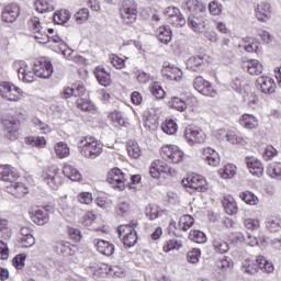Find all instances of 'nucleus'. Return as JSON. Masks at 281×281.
Segmentation results:
<instances>
[{
    "label": "nucleus",
    "instance_id": "a878e982",
    "mask_svg": "<svg viewBox=\"0 0 281 281\" xmlns=\"http://www.w3.org/2000/svg\"><path fill=\"white\" fill-rule=\"evenodd\" d=\"M255 14L258 21L267 23V20L271 19V4H269V2H261L257 4V8L255 9Z\"/></svg>",
    "mask_w": 281,
    "mask_h": 281
},
{
    "label": "nucleus",
    "instance_id": "0eeeda50",
    "mask_svg": "<svg viewBox=\"0 0 281 281\" xmlns=\"http://www.w3.org/2000/svg\"><path fill=\"white\" fill-rule=\"evenodd\" d=\"M160 155L165 161H169V164H181L183 161V150L179 148L177 145H164L161 147Z\"/></svg>",
    "mask_w": 281,
    "mask_h": 281
},
{
    "label": "nucleus",
    "instance_id": "473e14b6",
    "mask_svg": "<svg viewBox=\"0 0 281 281\" xmlns=\"http://www.w3.org/2000/svg\"><path fill=\"white\" fill-rule=\"evenodd\" d=\"M94 76L102 87H109L111 85V74L106 72V69L102 67H97L94 70Z\"/></svg>",
    "mask_w": 281,
    "mask_h": 281
},
{
    "label": "nucleus",
    "instance_id": "6e6d98bb",
    "mask_svg": "<svg viewBox=\"0 0 281 281\" xmlns=\"http://www.w3.org/2000/svg\"><path fill=\"white\" fill-rule=\"evenodd\" d=\"M259 271H266V273H273V263L269 262L265 257L258 256Z\"/></svg>",
    "mask_w": 281,
    "mask_h": 281
},
{
    "label": "nucleus",
    "instance_id": "a211bd4d",
    "mask_svg": "<svg viewBox=\"0 0 281 281\" xmlns=\"http://www.w3.org/2000/svg\"><path fill=\"white\" fill-rule=\"evenodd\" d=\"M19 14H21V7L19 4H8L2 9V21L4 23H14L19 19Z\"/></svg>",
    "mask_w": 281,
    "mask_h": 281
},
{
    "label": "nucleus",
    "instance_id": "7ed1b4c3",
    "mask_svg": "<svg viewBox=\"0 0 281 281\" xmlns=\"http://www.w3.org/2000/svg\"><path fill=\"white\" fill-rule=\"evenodd\" d=\"M77 148L86 159H98L103 153L104 145L93 136H81L77 143Z\"/></svg>",
    "mask_w": 281,
    "mask_h": 281
},
{
    "label": "nucleus",
    "instance_id": "09e8293b",
    "mask_svg": "<svg viewBox=\"0 0 281 281\" xmlns=\"http://www.w3.org/2000/svg\"><path fill=\"white\" fill-rule=\"evenodd\" d=\"M267 175L272 179L281 180V162L270 164L266 170Z\"/></svg>",
    "mask_w": 281,
    "mask_h": 281
},
{
    "label": "nucleus",
    "instance_id": "f257e3e1",
    "mask_svg": "<svg viewBox=\"0 0 281 281\" xmlns=\"http://www.w3.org/2000/svg\"><path fill=\"white\" fill-rule=\"evenodd\" d=\"M184 12H192L188 16L187 25L194 32V34H203L205 27H207V20L203 15L205 12V5L199 2V0H188L181 5Z\"/></svg>",
    "mask_w": 281,
    "mask_h": 281
},
{
    "label": "nucleus",
    "instance_id": "680f3d73",
    "mask_svg": "<svg viewBox=\"0 0 281 281\" xmlns=\"http://www.w3.org/2000/svg\"><path fill=\"white\" fill-rule=\"evenodd\" d=\"M77 200L83 205H91L93 203V194L91 192H81L77 195Z\"/></svg>",
    "mask_w": 281,
    "mask_h": 281
},
{
    "label": "nucleus",
    "instance_id": "f3484780",
    "mask_svg": "<svg viewBox=\"0 0 281 281\" xmlns=\"http://www.w3.org/2000/svg\"><path fill=\"white\" fill-rule=\"evenodd\" d=\"M4 126V135L7 139H10V142H14V139H19V126H21L19 120L12 119V120H4L2 122Z\"/></svg>",
    "mask_w": 281,
    "mask_h": 281
},
{
    "label": "nucleus",
    "instance_id": "a19ab883",
    "mask_svg": "<svg viewBox=\"0 0 281 281\" xmlns=\"http://www.w3.org/2000/svg\"><path fill=\"white\" fill-rule=\"evenodd\" d=\"M145 216L149 221H155L161 216V209L157 204H149L145 207Z\"/></svg>",
    "mask_w": 281,
    "mask_h": 281
},
{
    "label": "nucleus",
    "instance_id": "412c9836",
    "mask_svg": "<svg viewBox=\"0 0 281 281\" xmlns=\"http://www.w3.org/2000/svg\"><path fill=\"white\" fill-rule=\"evenodd\" d=\"M34 71L37 78H52L54 66L52 65V61H37L34 64Z\"/></svg>",
    "mask_w": 281,
    "mask_h": 281
},
{
    "label": "nucleus",
    "instance_id": "c756f323",
    "mask_svg": "<svg viewBox=\"0 0 281 281\" xmlns=\"http://www.w3.org/2000/svg\"><path fill=\"white\" fill-rule=\"evenodd\" d=\"M55 251L61 256H74L76 254V246L69 244V241H57L55 245Z\"/></svg>",
    "mask_w": 281,
    "mask_h": 281
},
{
    "label": "nucleus",
    "instance_id": "6ab92c4d",
    "mask_svg": "<svg viewBox=\"0 0 281 281\" xmlns=\"http://www.w3.org/2000/svg\"><path fill=\"white\" fill-rule=\"evenodd\" d=\"M202 159L204 164L212 168H217L221 165V156L212 147H205L202 150Z\"/></svg>",
    "mask_w": 281,
    "mask_h": 281
},
{
    "label": "nucleus",
    "instance_id": "393cba45",
    "mask_svg": "<svg viewBox=\"0 0 281 281\" xmlns=\"http://www.w3.org/2000/svg\"><path fill=\"white\" fill-rule=\"evenodd\" d=\"M258 117L254 114L245 113L239 119V126L246 131H256L258 128Z\"/></svg>",
    "mask_w": 281,
    "mask_h": 281
},
{
    "label": "nucleus",
    "instance_id": "4be33fe9",
    "mask_svg": "<svg viewBox=\"0 0 281 281\" xmlns=\"http://www.w3.org/2000/svg\"><path fill=\"white\" fill-rule=\"evenodd\" d=\"M246 165L250 175H254L255 177H262V173L265 172V166L260 159L254 156H248L246 157Z\"/></svg>",
    "mask_w": 281,
    "mask_h": 281
},
{
    "label": "nucleus",
    "instance_id": "72a5a7b5",
    "mask_svg": "<svg viewBox=\"0 0 281 281\" xmlns=\"http://www.w3.org/2000/svg\"><path fill=\"white\" fill-rule=\"evenodd\" d=\"M63 175H65L67 179H70V181H80L82 179L80 171L70 164L64 165Z\"/></svg>",
    "mask_w": 281,
    "mask_h": 281
},
{
    "label": "nucleus",
    "instance_id": "6e6552de",
    "mask_svg": "<svg viewBox=\"0 0 281 281\" xmlns=\"http://www.w3.org/2000/svg\"><path fill=\"white\" fill-rule=\"evenodd\" d=\"M119 237L122 238L123 235V245L131 249V247H135L137 245V231L133 228L131 225H121L117 228Z\"/></svg>",
    "mask_w": 281,
    "mask_h": 281
},
{
    "label": "nucleus",
    "instance_id": "4d7b16f0",
    "mask_svg": "<svg viewBox=\"0 0 281 281\" xmlns=\"http://www.w3.org/2000/svg\"><path fill=\"white\" fill-rule=\"evenodd\" d=\"M192 225H194V217H192L191 215H182L180 217L179 227H181L183 232H188V229H190Z\"/></svg>",
    "mask_w": 281,
    "mask_h": 281
},
{
    "label": "nucleus",
    "instance_id": "9d476101",
    "mask_svg": "<svg viewBox=\"0 0 281 281\" xmlns=\"http://www.w3.org/2000/svg\"><path fill=\"white\" fill-rule=\"evenodd\" d=\"M184 188L196 190V192H205L207 190V181L201 175L192 173L182 180Z\"/></svg>",
    "mask_w": 281,
    "mask_h": 281
},
{
    "label": "nucleus",
    "instance_id": "13d9d810",
    "mask_svg": "<svg viewBox=\"0 0 281 281\" xmlns=\"http://www.w3.org/2000/svg\"><path fill=\"white\" fill-rule=\"evenodd\" d=\"M115 213L117 216H128V214H131V203L119 202L115 206Z\"/></svg>",
    "mask_w": 281,
    "mask_h": 281
},
{
    "label": "nucleus",
    "instance_id": "39448f33",
    "mask_svg": "<svg viewBox=\"0 0 281 281\" xmlns=\"http://www.w3.org/2000/svg\"><path fill=\"white\" fill-rule=\"evenodd\" d=\"M120 15L125 25H132L137 21V2L135 0H122Z\"/></svg>",
    "mask_w": 281,
    "mask_h": 281
},
{
    "label": "nucleus",
    "instance_id": "9b49d317",
    "mask_svg": "<svg viewBox=\"0 0 281 281\" xmlns=\"http://www.w3.org/2000/svg\"><path fill=\"white\" fill-rule=\"evenodd\" d=\"M42 179L50 190H58V187L63 186V176L57 168L46 170L42 175Z\"/></svg>",
    "mask_w": 281,
    "mask_h": 281
},
{
    "label": "nucleus",
    "instance_id": "69168bd1",
    "mask_svg": "<svg viewBox=\"0 0 281 281\" xmlns=\"http://www.w3.org/2000/svg\"><path fill=\"white\" fill-rule=\"evenodd\" d=\"M10 95H14V98H9L11 102H18L22 98H25L26 93L21 90V88L13 85V89L10 91Z\"/></svg>",
    "mask_w": 281,
    "mask_h": 281
},
{
    "label": "nucleus",
    "instance_id": "c9c22d12",
    "mask_svg": "<svg viewBox=\"0 0 281 281\" xmlns=\"http://www.w3.org/2000/svg\"><path fill=\"white\" fill-rule=\"evenodd\" d=\"M231 87L237 93H247L249 91V81L245 80L244 77H237L233 80Z\"/></svg>",
    "mask_w": 281,
    "mask_h": 281
},
{
    "label": "nucleus",
    "instance_id": "a18cd8bd",
    "mask_svg": "<svg viewBox=\"0 0 281 281\" xmlns=\"http://www.w3.org/2000/svg\"><path fill=\"white\" fill-rule=\"evenodd\" d=\"M239 199H241V201L247 205H258L259 203L258 196L250 191L240 192Z\"/></svg>",
    "mask_w": 281,
    "mask_h": 281
},
{
    "label": "nucleus",
    "instance_id": "774afa93",
    "mask_svg": "<svg viewBox=\"0 0 281 281\" xmlns=\"http://www.w3.org/2000/svg\"><path fill=\"white\" fill-rule=\"evenodd\" d=\"M110 60L115 69H124L126 67V60L117 55H111Z\"/></svg>",
    "mask_w": 281,
    "mask_h": 281
},
{
    "label": "nucleus",
    "instance_id": "5701e85b",
    "mask_svg": "<svg viewBox=\"0 0 281 281\" xmlns=\"http://www.w3.org/2000/svg\"><path fill=\"white\" fill-rule=\"evenodd\" d=\"M94 247L102 256H113L115 254V245L104 239H94Z\"/></svg>",
    "mask_w": 281,
    "mask_h": 281
},
{
    "label": "nucleus",
    "instance_id": "c03bdc74",
    "mask_svg": "<svg viewBox=\"0 0 281 281\" xmlns=\"http://www.w3.org/2000/svg\"><path fill=\"white\" fill-rule=\"evenodd\" d=\"M32 124L37 131H40V133H42V135H48V133H52V126L38 117H33Z\"/></svg>",
    "mask_w": 281,
    "mask_h": 281
},
{
    "label": "nucleus",
    "instance_id": "b1692460",
    "mask_svg": "<svg viewBox=\"0 0 281 281\" xmlns=\"http://www.w3.org/2000/svg\"><path fill=\"white\" fill-rule=\"evenodd\" d=\"M241 271L248 276H256L260 271V262H258V257L244 259L241 262Z\"/></svg>",
    "mask_w": 281,
    "mask_h": 281
},
{
    "label": "nucleus",
    "instance_id": "4468645a",
    "mask_svg": "<svg viewBox=\"0 0 281 281\" xmlns=\"http://www.w3.org/2000/svg\"><path fill=\"white\" fill-rule=\"evenodd\" d=\"M276 80L269 76H261L256 80V88L265 95H271V93H276L277 89Z\"/></svg>",
    "mask_w": 281,
    "mask_h": 281
},
{
    "label": "nucleus",
    "instance_id": "2f4dec72",
    "mask_svg": "<svg viewBox=\"0 0 281 281\" xmlns=\"http://www.w3.org/2000/svg\"><path fill=\"white\" fill-rule=\"evenodd\" d=\"M212 245L215 254H227L229 251V244L221 236L214 235Z\"/></svg>",
    "mask_w": 281,
    "mask_h": 281
},
{
    "label": "nucleus",
    "instance_id": "79ce46f5",
    "mask_svg": "<svg viewBox=\"0 0 281 281\" xmlns=\"http://www.w3.org/2000/svg\"><path fill=\"white\" fill-rule=\"evenodd\" d=\"M69 19H71V13L69 12V10L65 9L56 12L53 16V21L57 25H65V23H67Z\"/></svg>",
    "mask_w": 281,
    "mask_h": 281
},
{
    "label": "nucleus",
    "instance_id": "2eb2a0df",
    "mask_svg": "<svg viewBox=\"0 0 281 281\" xmlns=\"http://www.w3.org/2000/svg\"><path fill=\"white\" fill-rule=\"evenodd\" d=\"M193 87L195 91H198L202 95H206L209 98L216 97V90H214V87H212V83L203 79V77H196L193 81Z\"/></svg>",
    "mask_w": 281,
    "mask_h": 281
},
{
    "label": "nucleus",
    "instance_id": "f8f14e48",
    "mask_svg": "<svg viewBox=\"0 0 281 281\" xmlns=\"http://www.w3.org/2000/svg\"><path fill=\"white\" fill-rule=\"evenodd\" d=\"M165 16L173 27H183L186 25V18L177 7H168L165 10Z\"/></svg>",
    "mask_w": 281,
    "mask_h": 281
},
{
    "label": "nucleus",
    "instance_id": "052dcab7",
    "mask_svg": "<svg viewBox=\"0 0 281 281\" xmlns=\"http://www.w3.org/2000/svg\"><path fill=\"white\" fill-rule=\"evenodd\" d=\"M244 227H246V229H249L250 232H257V229H260V220L250 217L245 218Z\"/></svg>",
    "mask_w": 281,
    "mask_h": 281
},
{
    "label": "nucleus",
    "instance_id": "20e7f679",
    "mask_svg": "<svg viewBox=\"0 0 281 281\" xmlns=\"http://www.w3.org/2000/svg\"><path fill=\"white\" fill-rule=\"evenodd\" d=\"M106 181L111 188L119 190V192H123V190L126 189V183H128V175L115 167L108 172Z\"/></svg>",
    "mask_w": 281,
    "mask_h": 281
},
{
    "label": "nucleus",
    "instance_id": "7c9ffc66",
    "mask_svg": "<svg viewBox=\"0 0 281 281\" xmlns=\"http://www.w3.org/2000/svg\"><path fill=\"white\" fill-rule=\"evenodd\" d=\"M157 38L164 45H168L172 41V29L168 25H162L157 30Z\"/></svg>",
    "mask_w": 281,
    "mask_h": 281
},
{
    "label": "nucleus",
    "instance_id": "c85d7f7f",
    "mask_svg": "<svg viewBox=\"0 0 281 281\" xmlns=\"http://www.w3.org/2000/svg\"><path fill=\"white\" fill-rule=\"evenodd\" d=\"M205 65V57L203 55L191 56L187 60V69L189 71H201Z\"/></svg>",
    "mask_w": 281,
    "mask_h": 281
},
{
    "label": "nucleus",
    "instance_id": "dca6fc26",
    "mask_svg": "<svg viewBox=\"0 0 281 281\" xmlns=\"http://www.w3.org/2000/svg\"><path fill=\"white\" fill-rule=\"evenodd\" d=\"M172 172H175V170L161 160H155L149 167V173L153 179H159L161 175H172Z\"/></svg>",
    "mask_w": 281,
    "mask_h": 281
},
{
    "label": "nucleus",
    "instance_id": "37998d69",
    "mask_svg": "<svg viewBox=\"0 0 281 281\" xmlns=\"http://www.w3.org/2000/svg\"><path fill=\"white\" fill-rule=\"evenodd\" d=\"M127 153L132 159H139L142 157V148L135 140H130L127 143Z\"/></svg>",
    "mask_w": 281,
    "mask_h": 281
},
{
    "label": "nucleus",
    "instance_id": "f03ea898",
    "mask_svg": "<svg viewBox=\"0 0 281 281\" xmlns=\"http://www.w3.org/2000/svg\"><path fill=\"white\" fill-rule=\"evenodd\" d=\"M16 179H19V173L15 168H12L10 165H0V181L10 183V186L7 187L9 192H11L15 199H22V196L27 194L29 189L22 182H16Z\"/></svg>",
    "mask_w": 281,
    "mask_h": 281
},
{
    "label": "nucleus",
    "instance_id": "bb28decb",
    "mask_svg": "<svg viewBox=\"0 0 281 281\" xmlns=\"http://www.w3.org/2000/svg\"><path fill=\"white\" fill-rule=\"evenodd\" d=\"M31 221L35 223V225H46L49 223V213L46 209H37L35 211L30 212Z\"/></svg>",
    "mask_w": 281,
    "mask_h": 281
},
{
    "label": "nucleus",
    "instance_id": "603ef678",
    "mask_svg": "<svg viewBox=\"0 0 281 281\" xmlns=\"http://www.w3.org/2000/svg\"><path fill=\"white\" fill-rule=\"evenodd\" d=\"M177 122L175 120L170 119L167 120L165 123L161 125V131L166 133L167 135H175L177 133Z\"/></svg>",
    "mask_w": 281,
    "mask_h": 281
},
{
    "label": "nucleus",
    "instance_id": "4c0bfd02",
    "mask_svg": "<svg viewBox=\"0 0 281 281\" xmlns=\"http://www.w3.org/2000/svg\"><path fill=\"white\" fill-rule=\"evenodd\" d=\"M71 203H74V198L71 196L64 195L59 198V207L63 214L69 216V214L74 212V206L71 205Z\"/></svg>",
    "mask_w": 281,
    "mask_h": 281
},
{
    "label": "nucleus",
    "instance_id": "423d86ee",
    "mask_svg": "<svg viewBox=\"0 0 281 281\" xmlns=\"http://www.w3.org/2000/svg\"><path fill=\"white\" fill-rule=\"evenodd\" d=\"M13 69L18 72L19 80L26 85H31V82L36 80V70L24 60H15L13 63Z\"/></svg>",
    "mask_w": 281,
    "mask_h": 281
},
{
    "label": "nucleus",
    "instance_id": "aec40b11",
    "mask_svg": "<svg viewBox=\"0 0 281 281\" xmlns=\"http://www.w3.org/2000/svg\"><path fill=\"white\" fill-rule=\"evenodd\" d=\"M29 26L31 27L36 41H47V38H49V35H47L43 30V26H41V19H38V16H32L29 20Z\"/></svg>",
    "mask_w": 281,
    "mask_h": 281
},
{
    "label": "nucleus",
    "instance_id": "e433bc0d",
    "mask_svg": "<svg viewBox=\"0 0 281 281\" xmlns=\"http://www.w3.org/2000/svg\"><path fill=\"white\" fill-rule=\"evenodd\" d=\"M35 10L40 14L44 12H54V0H35Z\"/></svg>",
    "mask_w": 281,
    "mask_h": 281
},
{
    "label": "nucleus",
    "instance_id": "5fc2aeb1",
    "mask_svg": "<svg viewBox=\"0 0 281 281\" xmlns=\"http://www.w3.org/2000/svg\"><path fill=\"white\" fill-rule=\"evenodd\" d=\"M149 91L153 95L156 97L157 100H164V98L166 97V91H164V88H161V85H159V82H154L149 87Z\"/></svg>",
    "mask_w": 281,
    "mask_h": 281
},
{
    "label": "nucleus",
    "instance_id": "338daca9",
    "mask_svg": "<svg viewBox=\"0 0 281 281\" xmlns=\"http://www.w3.org/2000/svg\"><path fill=\"white\" fill-rule=\"evenodd\" d=\"M239 47H243L245 49V52H248L249 54L254 53L255 54H260V43L258 42H251L245 45H240Z\"/></svg>",
    "mask_w": 281,
    "mask_h": 281
},
{
    "label": "nucleus",
    "instance_id": "f704fd0d",
    "mask_svg": "<svg viewBox=\"0 0 281 281\" xmlns=\"http://www.w3.org/2000/svg\"><path fill=\"white\" fill-rule=\"evenodd\" d=\"M223 207L229 216H234V214H238V204H236V200L232 195H226L223 200Z\"/></svg>",
    "mask_w": 281,
    "mask_h": 281
},
{
    "label": "nucleus",
    "instance_id": "ea45409f",
    "mask_svg": "<svg viewBox=\"0 0 281 281\" xmlns=\"http://www.w3.org/2000/svg\"><path fill=\"white\" fill-rule=\"evenodd\" d=\"M266 227L269 232H272V233L280 232L281 218L276 215L268 216L266 218Z\"/></svg>",
    "mask_w": 281,
    "mask_h": 281
},
{
    "label": "nucleus",
    "instance_id": "e2e57ef3",
    "mask_svg": "<svg viewBox=\"0 0 281 281\" xmlns=\"http://www.w3.org/2000/svg\"><path fill=\"white\" fill-rule=\"evenodd\" d=\"M200 258H201V249L199 248H193L191 251L187 254V260L188 262H191V265H196Z\"/></svg>",
    "mask_w": 281,
    "mask_h": 281
},
{
    "label": "nucleus",
    "instance_id": "864d4df0",
    "mask_svg": "<svg viewBox=\"0 0 281 281\" xmlns=\"http://www.w3.org/2000/svg\"><path fill=\"white\" fill-rule=\"evenodd\" d=\"M14 89V83L11 82H1L0 83V95L2 98H5L7 100H10V98H15L14 95L10 94V91Z\"/></svg>",
    "mask_w": 281,
    "mask_h": 281
},
{
    "label": "nucleus",
    "instance_id": "cd10ccee",
    "mask_svg": "<svg viewBox=\"0 0 281 281\" xmlns=\"http://www.w3.org/2000/svg\"><path fill=\"white\" fill-rule=\"evenodd\" d=\"M243 69L248 71L250 76H260L265 71V67L260 64L258 59H250L243 64Z\"/></svg>",
    "mask_w": 281,
    "mask_h": 281
},
{
    "label": "nucleus",
    "instance_id": "58836bf2",
    "mask_svg": "<svg viewBox=\"0 0 281 281\" xmlns=\"http://www.w3.org/2000/svg\"><path fill=\"white\" fill-rule=\"evenodd\" d=\"M108 117L111 120L114 126H128V121H126L124 114L117 110L111 112Z\"/></svg>",
    "mask_w": 281,
    "mask_h": 281
},
{
    "label": "nucleus",
    "instance_id": "49530a36",
    "mask_svg": "<svg viewBox=\"0 0 281 281\" xmlns=\"http://www.w3.org/2000/svg\"><path fill=\"white\" fill-rule=\"evenodd\" d=\"M170 108L175 109L176 111H179L180 113H183L186 109H188V103H186V100L179 98V97H172L169 101Z\"/></svg>",
    "mask_w": 281,
    "mask_h": 281
},
{
    "label": "nucleus",
    "instance_id": "0e129e2a",
    "mask_svg": "<svg viewBox=\"0 0 281 281\" xmlns=\"http://www.w3.org/2000/svg\"><path fill=\"white\" fill-rule=\"evenodd\" d=\"M233 265L234 262L232 261V258L227 256L217 260V267L218 269H222V271H227V269H231Z\"/></svg>",
    "mask_w": 281,
    "mask_h": 281
},
{
    "label": "nucleus",
    "instance_id": "3c124183",
    "mask_svg": "<svg viewBox=\"0 0 281 281\" xmlns=\"http://www.w3.org/2000/svg\"><path fill=\"white\" fill-rule=\"evenodd\" d=\"M189 238L193 243H198L199 245H203L204 243H207V236H205V233L202 231H191L189 233Z\"/></svg>",
    "mask_w": 281,
    "mask_h": 281
},
{
    "label": "nucleus",
    "instance_id": "1a4fd4ad",
    "mask_svg": "<svg viewBox=\"0 0 281 281\" xmlns=\"http://www.w3.org/2000/svg\"><path fill=\"white\" fill-rule=\"evenodd\" d=\"M205 137V132L199 126L189 125L184 130V139H187L190 146H194V144H203Z\"/></svg>",
    "mask_w": 281,
    "mask_h": 281
},
{
    "label": "nucleus",
    "instance_id": "bf43d9fd",
    "mask_svg": "<svg viewBox=\"0 0 281 281\" xmlns=\"http://www.w3.org/2000/svg\"><path fill=\"white\" fill-rule=\"evenodd\" d=\"M222 179H232L236 175V166L228 164L225 165L222 170H220Z\"/></svg>",
    "mask_w": 281,
    "mask_h": 281
},
{
    "label": "nucleus",
    "instance_id": "ddd939ff",
    "mask_svg": "<svg viewBox=\"0 0 281 281\" xmlns=\"http://www.w3.org/2000/svg\"><path fill=\"white\" fill-rule=\"evenodd\" d=\"M161 75L164 78H167V80L175 82H181V80H183V70L169 61L164 63Z\"/></svg>",
    "mask_w": 281,
    "mask_h": 281
},
{
    "label": "nucleus",
    "instance_id": "8fccbe9b",
    "mask_svg": "<svg viewBox=\"0 0 281 281\" xmlns=\"http://www.w3.org/2000/svg\"><path fill=\"white\" fill-rule=\"evenodd\" d=\"M55 153L59 159H65L70 155L69 146L64 142H59L55 145Z\"/></svg>",
    "mask_w": 281,
    "mask_h": 281
},
{
    "label": "nucleus",
    "instance_id": "de8ad7c7",
    "mask_svg": "<svg viewBox=\"0 0 281 281\" xmlns=\"http://www.w3.org/2000/svg\"><path fill=\"white\" fill-rule=\"evenodd\" d=\"M25 144L35 146V148H43L47 144V140L43 136H27L24 138Z\"/></svg>",
    "mask_w": 281,
    "mask_h": 281
}]
</instances>
